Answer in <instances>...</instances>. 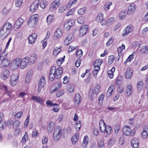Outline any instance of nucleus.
<instances>
[{"mask_svg":"<svg viewBox=\"0 0 148 148\" xmlns=\"http://www.w3.org/2000/svg\"><path fill=\"white\" fill-rule=\"evenodd\" d=\"M99 125L101 131L104 133L106 137H108L112 131L111 127L109 125H106L104 121L102 119L100 121Z\"/></svg>","mask_w":148,"mask_h":148,"instance_id":"obj_1","label":"nucleus"},{"mask_svg":"<svg viewBox=\"0 0 148 148\" xmlns=\"http://www.w3.org/2000/svg\"><path fill=\"white\" fill-rule=\"evenodd\" d=\"M38 18V15L37 14H35L30 16L28 23V26L30 28L34 27L37 23Z\"/></svg>","mask_w":148,"mask_h":148,"instance_id":"obj_2","label":"nucleus"},{"mask_svg":"<svg viewBox=\"0 0 148 148\" xmlns=\"http://www.w3.org/2000/svg\"><path fill=\"white\" fill-rule=\"evenodd\" d=\"M62 133L61 129L59 126L55 127L53 131V138L55 141L59 140L61 136Z\"/></svg>","mask_w":148,"mask_h":148,"instance_id":"obj_3","label":"nucleus"},{"mask_svg":"<svg viewBox=\"0 0 148 148\" xmlns=\"http://www.w3.org/2000/svg\"><path fill=\"white\" fill-rule=\"evenodd\" d=\"M122 132L124 135L126 136H133L135 133V131L131 130L130 127L127 125H125L123 127L122 129Z\"/></svg>","mask_w":148,"mask_h":148,"instance_id":"obj_4","label":"nucleus"},{"mask_svg":"<svg viewBox=\"0 0 148 148\" xmlns=\"http://www.w3.org/2000/svg\"><path fill=\"white\" fill-rule=\"evenodd\" d=\"M62 69L61 67H59L56 68L55 66L52 67L51 70L52 71V73L53 74L56 76V78H60L62 73Z\"/></svg>","mask_w":148,"mask_h":148,"instance_id":"obj_5","label":"nucleus"},{"mask_svg":"<svg viewBox=\"0 0 148 148\" xmlns=\"http://www.w3.org/2000/svg\"><path fill=\"white\" fill-rule=\"evenodd\" d=\"M6 58L7 55L5 53H2L1 54L0 56V60L1 61V64L3 67L8 66L10 63V61Z\"/></svg>","mask_w":148,"mask_h":148,"instance_id":"obj_6","label":"nucleus"},{"mask_svg":"<svg viewBox=\"0 0 148 148\" xmlns=\"http://www.w3.org/2000/svg\"><path fill=\"white\" fill-rule=\"evenodd\" d=\"M21 59L19 58H16L12 60L10 64V68L12 70H14L17 69L19 66Z\"/></svg>","mask_w":148,"mask_h":148,"instance_id":"obj_7","label":"nucleus"},{"mask_svg":"<svg viewBox=\"0 0 148 148\" xmlns=\"http://www.w3.org/2000/svg\"><path fill=\"white\" fill-rule=\"evenodd\" d=\"M60 4V0H55L50 6L49 10L52 11H55L57 9Z\"/></svg>","mask_w":148,"mask_h":148,"instance_id":"obj_8","label":"nucleus"},{"mask_svg":"<svg viewBox=\"0 0 148 148\" xmlns=\"http://www.w3.org/2000/svg\"><path fill=\"white\" fill-rule=\"evenodd\" d=\"M29 58L28 57H26L22 60H21L20 64V68L22 69H24L27 66Z\"/></svg>","mask_w":148,"mask_h":148,"instance_id":"obj_9","label":"nucleus"},{"mask_svg":"<svg viewBox=\"0 0 148 148\" xmlns=\"http://www.w3.org/2000/svg\"><path fill=\"white\" fill-rule=\"evenodd\" d=\"M39 3L38 0H36L33 2L30 8L31 12H34L38 9L39 6Z\"/></svg>","mask_w":148,"mask_h":148,"instance_id":"obj_10","label":"nucleus"},{"mask_svg":"<svg viewBox=\"0 0 148 148\" xmlns=\"http://www.w3.org/2000/svg\"><path fill=\"white\" fill-rule=\"evenodd\" d=\"M10 73L9 71L6 69H3L1 74V77L3 79H7L9 76Z\"/></svg>","mask_w":148,"mask_h":148,"instance_id":"obj_11","label":"nucleus"},{"mask_svg":"<svg viewBox=\"0 0 148 148\" xmlns=\"http://www.w3.org/2000/svg\"><path fill=\"white\" fill-rule=\"evenodd\" d=\"M132 30L133 26L132 25H128L123 30V33L122 34V36L123 37L125 36L126 35L131 32Z\"/></svg>","mask_w":148,"mask_h":148,"instance_id":"obj_12","label":"nucleus"},{"mask_svg":"<svg viewBox=\"0 0 148 148\" xmlns=\"http://www.w3.org/2000/svg\"><path fill=\"white\" fill-rule=\"evenodd\" d=\"M61 84H52L50 89V92L52 93L58 90L61 86Z\"/></svg>","mask_w":148,"mask_h":148,"instance_id":"obj_13","label":"nucleus"},{"mask_svg":"<svg viewBox=\"0 0 148 148\" xmlns=\"http://www.w3.org/2000/svg\"><path fill=\"white\" fill-rule=\"evenodd\" d=\"M141 135L143 138L145 139L148 137V126L145 125L143 127Z\"/></svg>","mask_w":148,"mask_h":148,"instance_id":"obj_14","label":"nucleus"},{"mask_svg":"<svg viewBox=\"0 0 148 148\" xmlns=\"http://www.w3.org/2000/svg\"><path fill=\"white\" fill-rule=\"evenodd\" d=\"M37 37V35L36 33H33L29 35L28 37V43L30 44H33L35 42Z\"/></svg>","mask_w":148,"mask_h":148,"instance_id":"obj_15","label":"nucleus"},{"mask_svg":"<svg viewBox=\"0 0 148 148\" xmlns=\"http://www.w3.org/2000/svg\"><path fill=\"white\" fill-rule=\"evenodd\" d=\"M73 36L71 34H68L64 41V44L66 45H68L71 43L72 41Z\"/></svg>","mask_w":148,"mask_h":148,"instance_id":"obj_16","label":"nucleus"},{"mask_svg":"<svg viewBox=\"0 0 148 148\" xmlns=\"http://www.w3.org/2000/svg\"><path fill=\"white\" fill-rule=\"evenodd\" d=\"M23 20L21 18H19L17 20L14 25V28L15 29H18L22 25L23 22Z\"/></svg>","mask_w":148,"mask_h":148,"instance_id":"obj_17","label":"nucleus"},{"mask_svg":"<svg viewBox=\"0 0 148 148\" xmlns=\"http://www.w3.org/2000/svg\"><path fill=\"white\" fill-rule=\"evenodd\" d=\"M127 13L129 14H133L136 9V5L134 3H131L128 7Z\"/></svg>","mask_w":148,"mask_h":148,"instance_id":"obj_18","label":"nucleus"},{"mask_svg":"<svg viewBox=\"0 0 148 148\" xmlns=\"http://www.w3.org/2000/svg\"><path fill=\"white\" fill-rule=\"evenodd\" d=\"M0 89L2 90L5 89L6 92L5 94H7V95L9 97L12 98L13 97V96L11 95L12 91L11 90H8L6 86L4 85L3 84H1V85L0 86Z\"/></svg>","mask_w":148,"mask_h":148,"instance_id":"obj_19","label":"nucleus"},{"mask_svg":"<svg viewBox=\"0 0 148 148\" xmlns=\"http://www.w3.org/2000/svg\"><path fill=\"white\" fill-rule=\"evenodd\" d=\"M88 28V26L87 25H84L82 26L80 29V35L81 36H83L86 33Z\"/></svg>","mask_w":148,"mask_h":148,"instance_id":"obj_20","label":"nucleus"},{"mask_svg":"<svg viewBox=\"0 0 148 148\" xmlns=\"http://www.w3.org/2000/svg\"><path fill=\"white\" fill-rule=\"evenodd\" d=\"M133 71L130 68H128L125 73V78L127 79H130L132 75Z\"/></svg>","mask_w":148,"mask_h":148,"instance_id":"obj_21","label":"nucleus"},{"mask_svg":"<svg viewBox=\"0 0 148 148\" xmlns=\"http://www.w3.org/2000/svg\"><path fill=\"white\" fill-rule=\"evenodd\" d=\"M31 99L34 100L36 102L39 103L41 105L44 102L42 98L39 96H33Z\"/></svg>","mask_w":148,"mask_h":148,"instance_id":"obj_22","label":"nucleus"},{"mask_svg":"<svg viewBox=\"0 0 148 148\" xmlns=\"http://www.w3.org/2000/svg\"><path fill=\"white\" fill-rule=\"evenodd\" d=\"M37 58V55L36 54H32L30 57L29 61L31 64H34Z\"/></svg>","mask_w":148,"mask_h":148,"instance_id":"obj_23","label":"nucleus"},{"mask_svg":"<svg viewBox=\"0 0 148 148\" xmlns=\"http://www.w3.org/2000/svg\"><path fill=\"white\" fill-rule=\"evenodd\" d=\"M114 88V84H112L109 87L106 94V96L108 97H110L112 95Z\"/></svg>","mask_w":148,"mask_h":148,"instance_id":"obj_24","label":"nucleus"},{"mask_svg":"<svg viewBox=\"0 0 148 148\" xmlns=\"http://www.w3.org/2000/svg\"><path fill=\"white\" fill-rule=\"evenodd\" d=\"M131 144L134 148H138L139 145L138 140L136 138H133L131 141Z\"/></svg>","mask_w":148,"mask_h":148,"instance_id":"obj_25","label":"nucleus"},{"mask_svg":"<svg viewBox=\"0 0 148 148\" xmlns=\"http://www.w3.org/2000/svg\"><path fill=\"white\" fill-rule=\"evenodd\" d=\"M81 100V97L78 94H76L75 97L74 103L76 106H77L80 104Z\"/></svg>","mask_w":148,"mask_h":148,"instance_id":"obj_26","label":"nucleus"},{"mask_svg":"<svg viewBox=\"0 0 148 148\" xmlns=\"http://www.w3.org/2000/svg\"><path fill=\"white\" fill-rule=\"evenodd\" d=\"M10 32L8 30L3 27L0 30V35H3L4 37L6 36Z\"/></svg>","mask_w":148,"mask_h":148,"instance_id":"obj_27","label":"nucleus"},{"mask_svg":"<svg viewBox=\"0 0 148 148\" xmlns=\"http://www.w3.org/2000/svg\"><path fill=\"white\" fill-rule=\"evenodd\" d=\"M32 75L31 71H29L28 72L25 78V82L26 83H28L30 82Z\"/></svg>","mask_w":148,"mask_h":148,"instance_id":"obj_28","label":"nucleus"},{"mask_svg":"<svg viewBox=\"0 0 148 148\" xmlns=\"http://www.w3.org/2000/svg\"><path fill=\"white\" fill-rule=\"evenodd\" d=\"M126 92L127 96H129L132 95V89L131 85L129 84L127 86L126 88Z\"/></svg>","mask_w":148,"mask_h":148,"instance_id":"obj_29","label":"nucleus"},{"mask_svg":"<svg viewBox=\"0 0 148 148\" xmlns=\"http://www.w3.org/2000/svg\"><path fill=\"white\" fill-rule=\"evenodd\" d=\"M79 135V134L77 133L72 137L71 140L73 144H75L76 143L78 140Z\"/></svg>","mask_w":148,"mask_h":148,"instance_id":"obj_30","label":"nucleus"},{"mask_svg":"<svg viewBox=\"0 0 148 148\" xmlns=\"http://www.w3.org/2000/svg\"><path fill=\"white\" fill-rule=\"evenodd\" d=\"M18 76L17 75H16L14 74H12L10 78V81L11 83L17 82L18 80Z\"/></svg>","mask_w":148,"mask_h":148,"instance_id":"obj_31","label":"nucleus"},{"mask_svg":"<svg viewBox=\"0 0 148 148\" xmlns=\"http://www.w3.org/2000/svg\"><path fill=\"white\" fill-rule=\"evenodd\" d=\"M97 95L98 94L94 90L91 89L89 90L88 96L90 99H92L93 97L97 96Z\"/></svg>","mask_w":148,"mask_h":148,"instance_id":"obj_32","label":"nucleus"},{"mask_svg":"<svg viewBox=\"0 0 148 148\" xmlns=\"http://www.w3.org/2000/svg\"><path fill=\"white\" fill-rule=\"evenodd\" d=\"M127 13V12L125 10L121 11L119 14V18L121 20L124 19Z\"/></svg>","mask_w":148,"mask_h":148,"instance_id":"obj_33","label":"nucleus"},{"mask_svg":"<svg viewBox=\"0 0 148 148\" xmlns=\"http://www.w3.org/2000/svg\"><path fill=\"white\" fill-rule=\"evenodd\" d=\"M3 27L10 32L12 28V25L9 22H6L4 25Z\"/></svg>","mask_w":148,"mask_h":148,"instance_id":"obj_34","label":"nucleus"},{"mask_svg":"<svg viewBox=\"0 0 148 148\" xmlns=\"http://www.w3.org/2000/svg\"><path fill=\"white\" fill-rule=\"evenodd\" d=\"M67 89L70 92H73L74 91V84H68L67 86Z\"/></svg>","mask_w":148,"mask_h":148,"instance_id":"obj_35","label":"nucleus"},{"mask_svg":"<svg viewBox=\"0 0 148 148\" xmlns=\"http://www.w3.org/2000/svg\"><path fill=\"white\" fill-rule=\"evenodd\" d=\"M28 139V133L25 132L24 136L22 137L21 140V142L23 144H25Z\"/></svg>","mask_w":148,"mask_h":148,"instance_id":"obj_36","label":"nucleus"},{"mask_svg":"<svg viewBox=\"0 0 148 148\" xmlns=\"http://www.w3.org/2000/svg\"><path fill=\"white\" fill-rule=\"evenodd\" d=\"M62 34V30L61 29H58L55 33L54 36L58 38Z\"/></svg>","mask_w":148,"mask_h":148,"instance_id":"obj_37","label":"nucleus"},{"mask_svg":"<svg viewBox=\"0 0 148 148\" xmlns=\"http://www.w3.org/2000/svg\"><path fill=\"white\" fill-rule=\"evenodd\" d=\"M125 49V46L122 44V45L118 48L117 50L118 51V54L120 56H121L122 55V52L123 50Z\"/></svg>","mask_w":148,"mask_h":148,"instance_id":"obj_38","label":"nucleus"},{"mask_svg":"<svg viewBox=\"0 0 148 148\" xmlns=\"http://www.w3.org/2000/svg\"><path fill=\"white\" fill-rule=\"evenodd\" d=\"M104 98V95L103 94H101L99 96L98 98V103L99 105L100 106L102 105Z\"/></svg>","mask_w":148,"mask_h":148,"instance_id":"obj_39","label":"nucleus"},{"mask_svg":"<svg viewBox=\"0 0 148 148\" xmlns=\"http://www.w3.org/2000/svg\"><path fill=\"white\" fill-rule=\"evenodd\" d=\"M54 19V16L53 15H49L47 18V21L48 24L50 23Z\"/></svg>","mask_w":148,"mask_h":148,"instance_id":"obj_40","label":"nucleus"},{"mask_svg":"<svg viewBox=\"0 0 148 148\" xmlns=\"http://www.w3.org/2000/svg\"><path fill=\"white\" fill-rule=\"evenodd\" d=\"M148 52V48L147 46H143L141 48L140 52L142 53H146Z\"/></svg>","mask_w":148,"mask_h":148,"instance_id":"obj_41","label":"nucleus"},{"mask_svg":"<svg viewBox=\"0 0 148 148\" xmlns=\"http://www.w3.org/2000/svg\"><path fill=\"white\" fill-rule=\"evenodd\" d=\"M112 5V2H106L104 6V8L105 10H109L110 8V6Z\"/></svg>","mask_w":148,"mask_h":148,"instance_id":"obj_42","label":"nucleus"},{"mask_svg":"<svg viewBox=\"0 0 148 148\" xmlns=\"http://www.w3.org/2000/svg\"><path fill=\"white\" fill-rule=\"evenodd\" d=\"M20 121L18 120H15L13 123V127L14 128L16 129L20 127Z\"/></svg>","mask_w":148,"mask_h":148,"instance_id":"obj_43","label":"nucleus"},{"mask_svg":"<svg viewBox=\"0 0 148 148\" xmlns=\"http://www.w3.org/2000/svg\"><path fill=\"white\" fill-rule=\"evenodd\" d=\"M103 14L102 13H99L97 16L96 20L98 22H100L104 19L103 17Z\"/></svg>","mask_w":148,"mask_h":148,"instance_id":"obj_44","label":"nucleus"},{"mask_svg":"<svg viewBox=\"0 0 148 148\" xmlns=\"http://www.w3.org/2000/svg\"><path fill=\"white\" fill-rule=\"evenodd\" d=\"M115 21V18L112 17L108 18L107 20V23L108 25H111L114 23Z\"/></svg>","mask_w":148,"mask_h":148,"instance_id":"obj_45","label":"nucleus"},{"mask_svg":"<svg viewBox=\"0 0 148 148\" xmlns=\"http://www.w3.org/2000/svg\"><path fill=\"white\" fill-rule=\"evenodd\" d=\"M86 11V8L85 7L81 8L77 10L78 14L82 15L84 14Z\"/></svg>","mask_w":148,"mask_h":148,"instance_id":"obj_46","label":"nucleus"},{"mask_svg":"<svg viewBox=\"0 0 148 148\" xmlns=\"http://www.w3.org/2000/svg\"><path fill=\"white\" fill-rule=\"evenodd\" d=\"M103 62V61L102 59H97L94 62V66H99L100 67Z\"/></svg>","mask_w":148,"mask_h":148,"instance_id":"obj_47","label":"nucleus"},{"mask_svg":"<svg viewBox=\"0 0 148 148\" xmlns=\"http://www.w3.org/2000/svg\"><path fill=\"white\" fill-rule=\"evenodd\" d=\"M100 69V67L99 66H94V68L93 71V74L94 75H97L98 71Z\"/></svg>","mask_w":148,"mask_h":148,"instance_id":"obj_48","label":"nucleus"},{"mask_svg":"<svg viewBox=\"0 0 148 148\" xmlns=\"http://www.w3.org/2000/svg\"><path fill=\"white\" fill-rule=\"evenodd\" d=\"M88 137L87 135L83 139V141L82 143L83 146L84 147H86V145H87L88 143Z\"/></svg>","mask_w":148,"mask_h":148,"instance_id":"obj_49","label":"nucleus"},{"mask_svg":"<svg viewBox=\"0 0 148 148\" xmlns=\"http://www.w3.org/2000/svg\"><path fill=\"white\" fill-rule=\"evenodd\" d=\"M48 4V1L45 0H43L42 2L40 4V6L42 8L44 9L47 7Z\"/></svg>","mask_w":148,"mask_h":148,"instance_id":"obj_50","label":"nucleus"},{"mask_svg":"<svg viewBox=\"0 0 148 148\" xmlns=\"http://www.w3.org/2000/svg\"><path fill=\"white\" fill-rule=\"evenodd\" d=\"M65 56H64V57L62 58H60L57 61V63L58 66H60L62 63L64 61V59Z\"/></svg>","mask_w":148,"mask_h":148,"instance_id":"obj_51","label":"nucleus"},{"mask_svg":"<svg viewBox=\"0 0 148 148\" xmlns=\"http://www.w3.org/2000/svg\"><path fill=\"white\" fill-rule=\"evenodd\" d=\"M85 21V18L83 16L80 17L77 20L78 23L80 24H83Z\"/></svg>","mask_w":148,"mask_h":148,"instance_id":"obj_52","label":"nucleus"},{"mask_svg":"<svg viewBox=\"0 0 148 148\" xmlns=\"http://www.w3.org/2000/svg\"><path fill=\"white\" fill-rule=\"evenodd\" d=\"M120 125L119 124H116L114 126V133L115 134H117L119 132L120 130Z\"/></svg>","mask_w":148,"mask_h":148,"instance_id":"obj_53","label":"nucleus"},{"mask_svg":"<svg viewBox=\"0 0 148 148\" xmlns=\"http://www.w3.org/2000/svg\"><path fill=\"white\" fill-rule=\"evenodd\" d=\"M76 10V8H74L69 10L66 14V16H69V15L73 14L74 12Z\"/></svg>","mask_w":148,"mask_h":148,"instance_id":"obj_54","label":"nucleus"},{"mask_svg":"<svg viewBox=\"0 0 148 148\" xmlns=\"http://www.w3.org/2000/svg\"><path fill=\"white\" fill-rule=\"evenodd\" d=\"M54 126V123L53 122H50L49 123L47 130L48 131H51L53 129V128Z\"/></svg>","mask_w":148,"mask_h":148,"instance_id":"obj_55","label":"nucleus"},{"mask_svg":"<svg viewBox=\"0 0 148 148\" xmlns=\"http://www.w3.org/2000/svg\"><path fill=\"white\" fill-rule=\"evenodd\" d=\"M60 51L61 49L59 47H56L54 50L53 54L55 56H57L60 53Z\"/></svg>","mask_w":148,"mask_h":148,"instance_id":"obj_56","label":"nucleus"},{"mask_svg":"<svg viewBox=\"0 0 148 148\" xmlns=\"http://www.w3.org/2000/svg\"><path fill=\"white\" fill-rule=\"evenodd\" d=\"M38 134V132L36 129H33L32 133V136L34 138L36 137Z\"/></svg>","mask_w":148,"mask_h":148,"instance_id":"obj_57","label":"nucleus"},{"mask_svg":"<svg viewBox=\"0 0 148 148\" xmlns=\"http://www.w3.org/2000/svg\"><path fill=\"white\" fill-rule=\"evenodd\" d=\"M81 122L80 121H79L74 126L76 128V130L77 131L79 130L81 127Z\"/></svg>","mask_w":148,"mask_h":148,"instance_id":"obj_58","label":"nucleus"},{"mask_svg":"<svg viewBox=\"0 0 148 148\" xmlns=\"http://www.w3.org/2000/svg\"><path fill=\"white\" fill-rule=\"evenodd\" d=\"M6 122L4 120H2L0 121V129L1 130L3 129V128L6 126Z\"/></svg>","mask_w":148,"mask_h":148,"instance_id":"obj_59","label":"nucleus"},{"mask_svg":"<svg viewBox=\"0 0 148 148\" xmlns=\"http://www.w3.org/2000/svg\"><path fill=\"white\" fill-rule=\"evenodd\" d=\"M66 23L68 24L71 27L73 26L74 24V21L73 20H70L65 22Z\"/></svg>","mask_w":148,"mask_h":148,"instance_id":"obj_60","label":"nucleus"},{"mask_svg":"<svg viewBox=\"0 0 148 148\" xmlns=\"http://www.w3.org/2000/svg\"><path fill=\"white\" fill-rule=\"evenodd\" d=\"M64 93V91L62 90H60L57 93L56 96L58 97H59L63 95Z\"/></svg>","mask_w":148,"mask_h":148,"instance_id":"obj_61","label":"nucleus"},{"mask_svg":"<svg viewBox=\"0 0 148 148\" xmlns=\"http://www.w3.org/2000/svg\"><path fill=\"white\" fill-rule=\"evenodd\" d=\"M23 0H16L15 5L18 7H20L23 2Z\"/></svg>","mask_w":148,"mask_h":148,"instance_id":"obj_62","label":"nucleus"},{"mask_svg":"<svg viewBox=\"0 0 148 148\" xmlns=\"http://www.w3.org/2000/svg\"><path fill=\"white\" fill-rule=\"evenodd\" d=\"M52 110L53 111L55 112H58L59 110V106L58 104L56 103V105L53 106Z\"/></svg>","mask_w":148,"mask_h":148,"instance_id":"obj_63","label":"nucleus"},{"mask_svg":"<svg viewBox=\"0 0 148 148\" xmlns=\"http://www.w3.org/2000/svg\"><path fill=\"white\" fill-rule=\"evenodd\" d=\"M66 6L65 5H63L60 7L59 9V12L62 13L64 12L66 9Z\"/></svg>","mask_w":148,"mask_h":148,"instance_id":"obj_64","label":"nucleus"}]
</instances>
